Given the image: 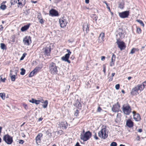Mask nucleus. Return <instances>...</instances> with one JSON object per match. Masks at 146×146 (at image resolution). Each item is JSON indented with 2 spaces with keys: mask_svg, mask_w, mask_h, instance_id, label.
Returning a JSON list of instances; mask_svg holds the SVG:
<instances>
[{
  "mask_svg": "<svg viewBox=\"0 0 146 146\" xmlns=\"http://www.w3.org/2000/svg\"><path fill=\"white\" fill-rule=\"evenodd\" d=\"M18 1H19L21 2L22 3H24V5H25L26 4V1L25 0H18Z\"/></svg>",
  "mask_w": 146,
  "mask_h": 146,
  "instance_id": "de8ad7c7",
  "label": "nucleus"
},
{
  "mask_svg": "<svg viewBox=\"0 0 146 146\" xmlns=\"http://www.w3.org/2000/svg\"><path fill=\"white\" fill-rule=\"evenodd\" d=\"M131 77H128V79L129 80L130 79H131Z\"/></svg>",
  "mask_w": 146,
  "mask_h": 146,
  "instance_id": "774afa93",
  "label": "nucleus"
},
{
  "mask_svg": "<svg viewBox=\"0 0 146 146\" xmlns=\"http://www.w3.org/2000/svg\"><path fill=\"white\" fill-rule=\"evenodd\" d=\"M129 11H125L119 13V17L122 18L127 17L129 15Z\"/></svg>",
  "mask_w": 146,
  "mask_h": 146,
  "instance_id": "f8f14e48",
  "label": "nucleus"
},
{
  "mask_svg": "<svg viewBox=\"0 0 146 146\" xmlns=\"http://www.w3.org/2000/svg\"><path fill=\"white\" fill-rule=\"evenodd\" d=\"M108 132L107 129L106 127H103L98 132V136L101 138L105 139L108 137V135L107 133Z\"/></svg>",
  "mask_w": 146,
  "mask_h": 146,
  "instance_id": "39448f33",
  "label": "nucleus"
},
{
  "mask_svg": "<svg viewBox=\"0 0 146 146\" xmlns=\"http://www.w3.org/2000/svg\"><path fill=\"white\" fill-rule=\"evenodd\" d=\"M120 107V105L118 102H117L111 108L112 111L114 112H118L119 110Z\"/></svg>",
  "mask_w": 146,
  "mask_h": 146,
  "instance_id": "9d476101",
  "label": "nucleus"
},
{
  "mask_svg": "<svg viewBox=\"0 0 146 146\" xmlns=\"http://www.w3.org/2000/svg\"><path fill=\"white\" fill-rule=\"evenodd\" d=\"M117 144L116 142H113L111 143L110 146H117Z\"/></svg>",
  "mask_w": 146,
  "mask_h": 146,
  "instance_id": "ea45409f",
  "label": "nucleus"
},
{
  "mask_svg": "<svg viewBox=\"0 0 146 146\" xmlns=\"http://www.w3.org/2000/svg\"><path fill=\"white\" fill-rule=\"evenodd\" d=\"M115 73H112L111 74V76H112V77H113L115 75Z\"/></svg>",
  "mask_w": 146,
  "mask_h": 146,
  "instance_id": "0e129e2a",
  "label": "nucleus"
},
{
  "mask_svg": "<svg viewBox=\"0 0 146 146\" xmlns=\"http://www.w3.org/2000/svg\"><path fill=\"white\" fill-rule=\"evenodd\" d=\"M103 72H104V74L105 75H106V66L105 65H103Z\"/></svg>",
  "mask_w": 146,
  "mask_h": 146,
  "instance_id": "c03bdc74",
  "label": "nucleus"
},
{
  "mask_svg": "<svg viewBox=\"0 0 146 146\" xmlns=\"http://www.w3.org/2000/svg\"><path fill=\"white\" fill-rule=\"evenodd\" d=\"M75 146H81L80 145L79 143L78 142H77L75 145Z\"/></svg>",
  "mask_w": 146,
  "mask_h": 146,
  "instance_id": "4d7b16f0",
  "label": "nucleus"
},
{
  "mask_svg": "<svg viewBox=\"0 0 146 146\" xmlns=\"http://www.w3.org/2000/svg\"><path fill=\"white\" fill-rule=\"evenodd\" d=\"M140 86L142 88V90H143L145 86H146V80L142 83V84H139Z\"/></svg>",
  "mask_w": 146,
  "mask_h": 146,
  "instance_id": "a878e982",
  "label": "nucleus"
},
{
  "mask_svg": "<svg viewBox=\"0 0 146 146\" xmlns=\"http://www.w3.org/2000/svg\"><path fill=\"white\" fill-rule=\"evenodd\" d=\"M18 1V7H19V6H20L21 7L24 5V3H22L21 2L19 1Z\"/></svg>",
  "mask_w": 146,
  "mask_h": 146,
  "instance_id": "e433bc0d",
  "label": "nucleus"
},
{
  "mask_svg": "<svg viewBox=\"0 0 146 146\" xmlns=\"http://www.w3.org/2000/svg\"><path fill=\"white\" fill-rule=\"evenodd\" d=\"M23 105V106L25 108V109L27 110L28 108V106L27 105L25 104H24Z\"/></svg>",
  "mask_w": 146,
  "mask_h": 146,
  "instance_id": "603ef678",
  "label": "nucleus"
},
{
  "mask_svg": "<svg viewBox=\"0 0 146 146\" xmlns=\"http://www.w3.org/2000/svg\"><path fill=\"white\" fill-rule=\"evenodd\" d=\"M120 85L119 84H116L115 86V88L116 90H118L119 89Z\"/></svg>",
  "mask_w": 146,
  "mask_h": 146,
  "instance_id": "49530a36",
  "label": "nucleus"
},
{
  "mask_svg": "<svg viewBox=\"0 0 146 146\" xmlns=\"http://www.w3.org/2000/svg\"><path fill=\"white\" fill-rule=\"evenodd\" d=\"M74 105L77 108H79L80 107H81V104L79 102L78 100H77L74 104Z\"/></svg>",
  "mask_w": 146,
  "mask_h": 146,
  "instance_id": "393cba45",
  "label": "nucleus"
},
{
  "mask_svg": "<svg viewBox=\"0 0 146 146\" xmlns=\"http://www.w3.org/2000/svg\"><path fill=\"white\" fill-rule=\"evenodd\" d=\"M118 33V34L116 35L117 36H119V39H122L125 36V32L124 31H123L122 29L119 28L117 31Z\"/></svg>",
  "mask_w": 146,
  "mask_h": 146,
  "instance_id": "1a4fd4ad",
  "label": "nucleus"
},
{
  "mask_svg": "<svg viewBox=\"0 0 146 146\" xmlns=\"http://www.w3.org/2000/svg\"><path fill=\"white\" fill-rule=\"evenodd\" d=\"M59 22L60 24V26L62 28L65 27L67 23L66 20L63 18L59 19Z\"/></svg>",
  "mask_w": 146,
  "mask_h": 146,
  "instance_id": "ddd939ff",
  "label": "nucleus"
},
{
  "mask_svg": "<svg viewBox=\"0 0 146 146\" xmlns=\"http://www.w3.org/2000/svg\"><path fill=\"white\" fill-rule=\"evenodd\" d=\"M92 136V133L89 131L86 132L84 134H81L80 135V139L84 141L88 140Z\"/></svg>",
  "mask_w": 146,
  "mask_h": 146,
  "instance_id": "f03ea898",
  "label": "nucleus"
},
{
  "mask_svg": "<svg viewBox=\"0 0 146 146\" xmlns=\"http://www.w3.org/2000/svg\"><path fill=\"white\" fill-rule=\"evenodd\" d=\"M79 113V111L78 110H76V111L74 113V115L77 117Z\"/></svg>",
  "mask_w": 146,
  "mask_h": 146,
  "instance_id": "a18cd8bd",
  "label": "nucleus"
},
{
  "mask_svg": "<svg viewBox=\"0 0 146 146\" xmlns=\"http://www.w3.org/2000/svg\"><path fill=\"white\" fill-rule=\"evenodd\" d=\"M142 129H138V132H140V133L142 132Z\"/></svg>",
  "mask_w": 146,
  "mask_h": 146,
  "instance_id": "bf43d9fd",
  "label": "nucleus"
},
{
  "mask_svg": "<svg viewBox=\"0 0 146 146\" xmlns=\"http://www.w3.org/2000/svg\"><path fill=\"white\" fill-rule=\"evenodd\" d=\"M39 101H40V102H41L42 103H44V101L43 100H39Z\"/></svg>",
  "mask_w": 146,
  "mask_h": 146,
  "instance_id": "69168bd1",
  "label": "nucleus"
},
{
  "mask_svg": "<svg viewBox=\"0 0 146 146\" xmlns=\"http://www.w3.org/2000/svg\"><path fill=\"white\" fill-rule=\"evenodd\" d=\"M31 37L30 36L25 37L23 40V41L25 44L29 45V40H31Z\"/></svg>",
  "mask_w": 146,
  "mask_h": 146,
  "instance_id": "aec40b11",
  "label": "nucleus"
},
{
  "mask_svg": "<svg viewBox=\"0 0 146 146\" xmlns=\"http://www.w3.org/2000/svg\"><path fill=\"white\" fill-rule=\"evenodd\" d=\"M0 8L1 9L4 10L6 9V6L5 5H1L0 7Z\"/></svg>",
  "mask_w": 146,
  "mask_h": 146,
  "instance_id": "72a5a7b5",
  "label": "nucleus"
},
{
  "mask_svg": "<svg viewBox=\"0 0 146 146\" xmlns=\"http://www.w3.org/2000/svg\"><path fill=\"white\" fill-rule=\"evenodd\" d=\"M0 97L3 100L5 98V95L4 93H0Z\"/></svg>",
  "mask_w": 146,
  "mask_h": 146,
  "instance_id": "c9c22d12",
  "label": "nucleus"
},
{
  "mask_svg": "<svg viewBox=\"0 0 146 146\" xmlns=\"http://www.w3.org/2000/svg\"><path fill=\"white\" fill-rule=\"evenodd\" d=\"M136 21L138 22L139 23H140V24H141V25L143 26V27H144V24L143 23V21L141 20H136Z\"/></svg>",
  "mask_w": 146,
  "mask_h": 146,
  "instance_id": "f704fd0d",
  "label": "nucleus"
},
{
  "mask_svg": "<svg viewBox=\"0 0 146 146\" xmlns=\"http://www.w3.org/2000/svg\"><path fill=\"white\" fill-rule=\"evenodd\" d=\"M65 61L67 62L69 64L70 63V60H68V59L67 60H66Z\"/></svg>",
  "mask_w": 146,
  "mask_h": 146,
  "instance_id": "e2e57ef3",
  "label": "nucleus"
},
{
  "mask_svg": "<svg viewBox=\"0 0 146 146\" xmlns=\"http://www.w3.org/2000/svg\"><path fill=\"white\" fill-rule=\"evenodd\" d=\"M43 103H44V104L42 105V107L44 108H46L48 104V101L47 100H46Z\"/></svg>",
  "mask_w": 146,
  "mask_h": 146,
  "instance_id": "cd10ccee",
  "label": "nucleus"
},
{
  "mask_svg": "<svg viewBox=\"0 0 146 146\" xmlns=\"http://www.w3.org/2000/svg\"><path fill=\"white\" fill-rule=\"evenodd\" d=\"M30 25L31 24L30 23H29L28 24L22 27L21 28V31L23 32L27 30L29 28Z\"/></svg>",
  "mask_w": 146,
  "mask_h": 146,
  "instance_id": "5701e85b",
  "label": "nucleus"
},
{
  "mask_svg": "<svg viewBox=\"0 0 146 146\" xmlns=\"http://www.w3.org/2000/svg\"><path fill=\"white\" fill-rule=\"evenodd\" d=\"M60 126L62 129H66L68 126V124L66 121H64L61 122L60 123Z\"/></svg>",
  "mask_w": 146,
  "mask_h": 146,
  "instance_id": "6ab92c4d",
  "label": "nucleus"
},
{
  "mask_svg": "<svg viewBox=\"0 0 146 146\" xmlns=\"http://www.w3.org/2000/svg\"><path fill=\"white\" fill-rule=\"evenodd\" d=\"M49 69L50 73L53 75L56 74L57 73V67L54 63L52 62L50 63Z\"/></svg>",
  "mask_w": 146,
  "mask_h": 146,
  "instance_id": "20e7f679",
  "label": "nucleus"
},
{
  "mask_svg": "<svg viewBox=\"0 0 146 146\" xmlns=\"http://www.w3.org/2000/svg\"><path fill=\"white\" fill-rule=\"evenodd\" d=\"M136 139L137 140L139 141L140 140V137L139 136H137V138H136Z\"/></svg>",
  "mask_w": 146,
  "mask_h": 146,
  "instance_id": "13d9d810",
  "label": "nucleus"
},
{
  "mask_svg": "<svg viewBox=\"0 0 146 146\" xmlns=\"http://www.w3.org/2000/svg\"><path fill=\"white\" fill-rule=\"evenodd\" d=\"M107 8L108 9H109V11H110V8L108 6H107Z\"/></svg>",
  "mask_w": 146,
  "mask_h": 146,
  "instance_id": "338daca9",
  "label": "nucleus"
},
{
  "mask_svg": "<svg viewBox=\"0 0 146 146\" xmlns=\"http://www.w3.org/2000/svg\"><path fill=\"white\" fill-rule=\"evenodd\" d=\"M1 48L2 49L4 50L6 49V46L5 44L3 43H1L0 44Z\"/></svg>",
  "mask_w": 146,
  "mask_h": 146,
  "instance_id": "2f4dec72",
  "label": "nucleus"
},
{
  "mask_svg": "<svg viewBox=\"0 0 146 146\" xmlns=\"http://www.w3.org/2000/svg\"><path fill=\"white\" fill-rule=\"evenodd\" d=\"M38 19L39 21H38L41 24H43L44 23V21L42 17L38 18Z\"/></svg>",
  "mask_w": 146,
  "mask_h": 146,
  "instance_id": "7c9ffc66",
  "label": "nucleus"
},
{
  "mask_svg": "<svg viewBox=\"0 0 146 146\" xmlns=\"http://www.w3.org/2000/svg\"><path fill=\"white\" fill-rule=\"evenodd\" d=\"M133 123L130 119L128 120L126 122V125L129 127H131L133 126Z\"/></svg>",
  "mask_w": 146,
  "mask_h": 146,
  "instance_id": "4be33fe9",
  "label": "nucleus"
},
{
  "mask_svg": "<svg viewBox=\"0 0 146 146\" xmlns=\"http://www.w3.org/2000/svg\"><path fill=\"white\" fill-rule=\"evenodd\" d=\"M42 117H40L39 119H38V121H41L42 120Z\"/></svg>",
  "mask_w": 146,
  "mask_h": 146,
  "instance_id": "680f3d73",
  "label": "nucleus"
},
{
  "mask_svg": "<svg viewBox=\"0 0 146 146\" xmlns=\"http://www.w3.org/2000/svg\"><path fill=\"white\" fill-rule=\"evenodd\" d=\"M66 51L68 52V53L66 54L64 56H63L61 58V59L63 61H65L67 60L68 59L70 54L71 53V52L70 51V50L67 49Z\"/></svg>",
  "mask_w": 146,
  "mask_h": 146,
  "instance_id": "4468645a",
  "label": "nucleus"
},
{
  "mask_svg": "<svg viewBox=\"0 0 146 146\" xmlns=\"http://www.w3.org/2000/svg\"><path fill=\"white\" fill-rule=\"evenodd\" d=\"M115 58V56L114 54H113L111 58V61L110 62V66H112L114 65Z\"/></svg>",
  "mask_w": 146,
  "mask_h": 146,
  "instance_id": "412c9836",
  "label": "nucleus"
},
{
  "mask_svg": "<svg viewBox=\"0 0 146 146\" xmlns=\"http://www.w3.org/2000/svg\"><path fill=\"white\" fill-rule=\"evenodd\" d=\"M93 20L96 21L98 19V17L95 14L92 15L91 17Z\"/></svg>",
  "mask_w": 146,
  "mask_h": 146,
  "instance_id": "c756f323",
  "label": "nucleus"
},
{
  "mask_svg": "<svg viewBox=\"0 0 146 146\" xmlns=\"http://www.w3.org/2000/svg\"><path fill=\"white\" fill-rule=\"evenodd\" d=\"M85 2L86 3L88 4L89 3V0H85Z\"/></svg>",
  "mask_w": 146,
  "mask_h": 146,
  "instance_id": "052dcab7",
  "label": "nucleus"
},
{
  "mask_svg": "<svg viewBox=\"0 0 146 146\" xmlns=\"http://www.w3.org/2000/svg\"><path fill=\"white\" fill-rule=\"evenodd\" d=\"M50 15L52 16H56L58 15V12L54 9H52L49 11Z\"/></svg>",
  "mask_w": 146,
  "mask_h": 146,
  "instance_id": "f3484780",
  "label": "nucleus"
},
{
  "mask_svg": "<svg viewBox=\"0 0 146 146\" xmlns=\"http://www.w3.org/2000/svg\"><path fill=\"white\" fill-rule=\"evenodd\" d=\"M16 3H17V2L15 1V0H11V5H13Z\"/></svg>",
  "mask_w": 146,
  "mask_h": 146,
  "instance_id": "37998d69",
  "label": "nucleus"
},
{
  "mask_svg": "<svg viewBox=\"0 0 146 146\" xmlns=\"http://www.w3.org/2000/svg\"><path fill=\"white\" fill-rule=\"evenodd\" d=\"M3 29V27L2 25H0V31H2Z\"/></svg>",
  "mask_w": 146,
  "mask_h": 146,
  "instance_id": "5fc2aeb1",
  "label": "nucleus"
},
{
  "mask_svg": "<svg viewBox=\"0 0 146 146\" xmlns=\"http://www.w3.org/2000/svg\"><path fill=\"white\" fill-rule=\"evenodd\" d=\"M41 68L39 67H36L29 75V77H31L33 76L35 74H36L41 69Z\"/></svg>",
  "mask_w": 146,
  "mask_h": 146,
  "instance_id": "9b49d317",
  "label": "nucleus"
},
{
  "mask_svg": "<svg viewBox=\"0 0 146 146\" xmlns=\"http://www.w3.org/2000/svg\"><path fill=\"white\" fill-rule=\"evenodd\" d=\"M1 81L3 82H5V80H6V78H4L3 79L1 77Z\"/></svg>",
  "mask_w": 146,
  "mask_h": 146,
  "instance_id": "3c124183",
  "label": "nucleus"
},
{
  "mask_svg": "<svg viewBox=\"0 0 146 146\" xmlns=\"http://www.w3.org/2000/svg\"><path fill=\"white\" fill-rule=\"evenodd\" d=\"M105 58V57L104 56H102L101 57V60L102 61H104Z\"/></svg>",
  "mask_w": 146,
  "mask_h": 146,
  "instance_id": "864d4df0",
  "label": "nucleus"
},
{
  "mask_svg": "<svg viewBox=\"0 0 146 146\" xmlns=\"http://www.w3.org/2000/svg\"><path fill=\"white\" fill-rule=\"evenodd\" d=\"M93 133L94 134V138L96 139V140H98V137H97V136L96 135V133L95 132H93Z\"/></svg>",
  "mask_w": 146,
  "mask_h": 146,
  "instance_id": "79ce46f5",
  "label": "nucleus"
},
{
  "mask_svg": "<svg viewBox=\"0 0 146 146\" xmlns=\"http://www.w3.org/2000/svg\"><path fill=\"white\" fill-rule=\"evenodd\" d=\"M142 88L139 84L133 88L131 90V94L133 96L139 94L142 91Z\"/></svg>",
  "mask_w": 146,
  "mask_h": 146,
  "instance_id": "f257e3e1",
  "label": "nucleus"
},
{
  "mask_svg": "<svg viewBox=\"0 0 146 146\" xmlns=\"http://www.w3.org/2000/svg\"><path fill=\"white\" fill-rule=\"evenodd\" d=\"M136 51V48H133L131 50L130 53L133 54Z\"/></svg>",
  "mask_w": 146,
  "mask_h": 146,
  "instance_id": "a19ab883",
  "label": "nucleus"
},
{
  "mask_svg": "<svg viewBox=\"0 0 146 146\" xmlns=\"http://www.w3.org/2000/svg\"><path fill=\"white\" fill-rule=\"evenodd\" d=\"M104 33H102L100 35V36L99 37V39H100V38H101L102 40L104 41Z\"/></svg>",
  "mask_w": 146,
  "mask_h": 146,
  "instance_id": "bb28decb",
  "label": "nucleus"
},
{
  "mask_svg": "<svg viewBox=\"0 0 146 146\" xmlns=\"http://www.w3.org/2000/svg\"><path fill=\"white\" fill-rule=\"evenodd\" d=\"M116 43L118 45V48H119L121 50H122L125 49L126 46L125 43L123 41H121L117 39Z\"/></svg>",
  "mask_w": 146,
  "mask_h": 146,
  "instance_id": "6e6552de",
  "label": "nucleus"
},
{
  "mask_svg": "<svg viewBox=\"0 0 146 146\" xmlns=\"http://www.w3.org/2000/svg\"><path fill=\"white\" fill-rule=\"evenodd\" d=\"M29 102L32 103H34L37 105L39 104L40 101L39 100H36L33 98H32L31 100H29Z\"/></svg>",
  "mask_w": 146,
  "mask_h": 146,
  "instance_id": "b1692460",
  "label": "nucleus"
},
{
  "mask_svg": "<svg viewBox=\"0 0 146 146\" xmlns=\"http://www.w3.org/2000/svg\"><path fill=\"white\" fill-rule=\"evenodd\" d=\"M27 55V54L26 53H24L22 56L21 57L20 59V60H23L24 58L25 57V56Z\"/></svg>",
  "mask_w": 146,
  "mask_h": 146,
  "instance_id": "58836bf2",
  "label": "nucleus"
},
{
  "mask_svg": "<svg viewBox=\"0 0 146 146\" xmlns=\"http://www.w3.org/2000/svg\"><path fill=\"white\" fill-rule=\"evenodd\" d=\"M137 28V33L138 34H140L141 33V30L139 28L136 27Z\"/></svg>",
  "mask_w": 146,
  "mask_h": 146,
  "instance_id": "4c0bfd02",
  "label": "nucleus"
},
{
  "mask_svg": "<svg viewBox=\"0 0 146 146\" xmlns=\"http://www.w3.org/2000/svg\"><path fill=\"white\" fill-rule=\"evenodd\" d=\"M102 110L101 108L100 107H98L97 109V111L99 112H100Z\"/></svg>",
  "mask_w": 146,
  "mask_h": 146,
  "instance_id": "8fccbe9b",
  "label": "nucleus"
},
{
  "mask_svg": "<svg viewBox=\"0 0 146 146\" xmlns=\"http://www.w3.org/2000/svg\"><path fill=\"white\" fill-rule=\"evenodd\" d=\"M24 142V141L23 140H20L19 141V143L20 144H23Z\"/></svg>",
  "mask_w": 146,
  "mask_h": 146,
  "instance_id": "09e8293b",
  "label": "nucleus"
},
{
  "mask_svg": "<svg viewBox=\"0 0 146 146\" xmlns=\"http://www.w3.org/2000/svg\"><path fill=\"white\" fill-rule=\"evenodd\" d=\"M42 136V134L41 133H39L36 137V144L38 145V143H40L41 141V137Z\"/></svg>",
  "mask_w": 146,
  "mask_h": 146,
  "instance_id": "dca6fc26",
  "label": "nucleus"
},
{
  "mask_svg": "<svg viewBox=\"0 0 146 146\" xmlns=\"http://www.w3.org/2000/svg\"><path fill=\"white\" fill-rule=\"evenodd\" d=\"M13 71L12 70H10V73L9 74V76L10 77L11 80L12 81L14 82L15 81V76L17 74V72L16 71H15V75H13V73L12 72H13Z\"/></svg>",
  "mask_w": 146,
  "mask_h": 146,
  "instance_id": "a211bd4d",
  "label": "nucleus"
},
{
  "mask_svg": "<svg viewBox=\"0 0 146 146\" xmlns=\"http://www.w3.org/2000/svg\"><path fill=\"white\" fill-rule=\"evenodd\" d=\"M133 114V118L136 121H139L141 119V118L139 114L138 113H136L135 111H134L132 112Z\"/></svg>",
  "mask_w": 146,
  "mask_h": 146,
  "instance_id": "2eb2a0df",
  "label": "nucleus"
},
{
  "mask_svg": "<svg viewBox=\"0 0 146 146\" xmlns=\"http://www.w3.org/2000/svg\"><path fill=\"white\" fill-rule=\"evenodd\" d=\"M42 17L41 16V15L40 14H38V16H37V18L38 19V18H39V17Z\"/></svg>",
  "mask_w": 146,
  "mask_h": 146,
  "instance_id": "6e6d98bb",
  "label": "nucleus"
},
{
  "mask_svg": "<svg viewBox=\"0 0 146 146\" xmlns=\"http://www.w3.org/2000/svg\"><path fill=\"white\" fill-rule=\"evenodd\" d=\"M42 50L44 55L47 56H49L51 51V46L49 44H48Z\"/></svg>",
  "mask_w": 146,
  "mask_h": 146,
  "instance_id": "423d86ee",
  "label": "nucleus"
},
{
  "mask_svg": "<svg viewBox=\"0 0 146 146\" xmlns=\"http://www.w3.org/2000/svg\"><path fill=\"white\" fill-rule=\"evenodd\" d=\"M21 72L20 73V74L22 75H24L25 72V70L23 68H21Z\"/></svg>",
  "mask_w": 146,
  "mask_h": 146,
  "instance_id": "473e14b6",
  "label": "nucleus"
},
{
  "mask_svg": "<svg viewBox=\"0 0 146 146\" xmlns=\"http://www.w3.org/2000/svg\"><path fill=\"white\" fill-rule=\"evenodd\" d=\"M3 140L8 144H11L13 142L12 137L8 134H6L4 135L3 137Z\"/></svg>",
  "mask_w": 146,
  "mask_h": 146,
  "instance_id": "0eeeda50",
  "label": "nucleus"
},
{
  "mask_svg": "<svg viewBox=\"0 0 146 146\" xmlns=\"http://www.w3.org/2000/svg\"><path fill=\"white\" fill-rule=\"evenodd\" d=\"M124 7V3L123 2H121L119 4L118 7L121 9H123Z\"/></svg>",
  "mask_w": 146,
  "mask_h": 146,
  "instance_id": "c85d7f7f",
  "label": "nucleus"
},
{
  "mask_svg": "<svg viewBox=\"0 0 146 146\" xmlns=\"http://www.w3.org/2000/svg\"><path fill=\"white\" fill-rule=\"evenodd\" d=\"M122 109L124 114L126 115H129L131 112V109L128 104L123 105Z\"/></svg>",
  "mask_w": 146,
  "mask_h": 146,
  "instance_id": "7ed1b4c3",
  "label": "nucleus"
}]
</instances>
